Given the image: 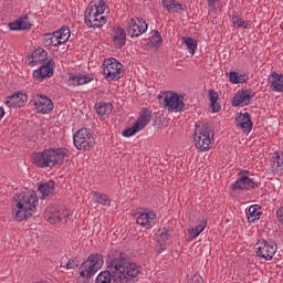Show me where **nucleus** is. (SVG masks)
<instances>
[{"mask_svg": "<svg viewBox=\"0 0 283 283\" xmlns=\"http://www.w3.org/2000/svg\"><path fill=\"white\" fill-rule=\"evenodd\" d=\"M36 207H39V196L34 190L21 192L13 198V217L18 222H23L32 218Z\"/></svg>", "mask_w": 283, "mask_h": 283, "instance_id": "nucleus-1", "label": "nucleus"}, {"mask_svg": "<svg viewBox=\"0 0 283 283\" xmlns=\"http://www.w3.org/2000/svg\"><path fill=\"white\" fill-rule=\"evenodd\" d=\"M67 158V150L64 148H50L32 155V164L41 169L46 167H56V165H63Z\"/></svg>", "mask_w": 283, "mask_h": 283, "instance_id": "nucleus-2", "label": "nucleus"}, {"mask_svg": "<svg viewBox=\"0 0 283 283\" xmlns=\"http://www.w3.org/2000/svg\"><path fill=\"white\" fill-rule=\"evenodd\" d=\"M107 10V2L104 0H96L91 2L85 9L84 21L88 28H103L107 23L105 11Z\"/></svg>", "mask_w": 283, "mask_h": 283, "instance_id": "nucleus-3", "label": "nucleus"}, {"mask_svg": "<svg viewBox=\"0 0 283 283\" xmlns=\"http://www.w3.org/2000/svg\"><path fill=\"white\" fill-rule=\"evenodd\" d=\"M193 143L200 151H209L213 147V130L209 125H197L193 135Z\"/></svg>", "mask_w": 283, "mask_h": 283, "instance_id": "nucleus-4", "label": "nucleus"}, {"mask_svg": "<svg viewBox=\"0 0 283 283\" xmlns=\"http://www.w3.org/2000/svg\"><path fill=\"white\" fill-rule=\"evenodd\" d=\"M104 263L103 255L98 253L90 254L87 260L80 266V276L90 279L96 275L103 269Z\"/></svg>", "mask_w": 283, "mask_h": 283, "instance_id": "nucleus-5", "label": "nucleus"}, {"mask_svg": "<svg viewBox=\"0 0 283 283\" xmlns=\"http://www.w3.org/2000/svg\"><path fill=\"white\" fill-rule=\"evenodd\" d=\"M74 147H76L80 151H90L94 145H96V140L92 135V132L87 128H81L77 130L73 137Z\"/></svg>", "mask_w": 283, "mask_h": 283, "instance_id": "nucleus-6", "label": "nucleus"}, {"mask_svg": "<svg viewBox=\"0 0 283 283\" xmlns=\"http://www.w3.org/2000/svg\"><path fill=\"white\" fill-rule=\"evenodd\" d=\"M149 123H151V111L143 108L135 124L132 127L123 130L122 136L125 138L135 136V134H138V132H143V129H145Z\"/></svg>", "mask_w": 283, "mask_h": 283, "instance_id": "nucleus-7", "label": "nucleus"}, {"mask_svg": "<svg viewBox=\"0 0 283 283\" xmlns=\"http://www.w3.org/2000/svg\"><path fill=\"white\" fill-rule=\"evenodd\" d=\"M164 96V107L174 114L182 112L185 109V97L178 93L168 91L163 94Z\"/></svg>", "mask_w": 283, "mask_h": 283, "instance_id": "nucleus-8", "label": "nucleus"}, {"mask_svg": "<svg viewBox=\"0 0 283 283\" xmlns=\"http://www.w3.org/2000/svg\"><path fill=\"white\" fill-rule=\"evenodd\" d=\"M71 32L67 27H62L60 30L53 33H46L43 36L45 45L56 48L57 45H63L70 41Z\"/></svg>", "mask_w": 283, "mask_h": 283, "instance_id": "nucleus-9", "label": "nucleus"}, {"mask_svg": "<svg viewBox=\"0 0 283 283\" xmlns=\"http://www.w3.org/2000/svg\"><path fill=\"white\" fill-rule=\"evenodd\" d=\"M103 72L107 81H118L123 76V64L114 59H107L103 63Z\"/></svg>", "mask_w": 283, "mask_h": 283, "instance_id": "nucleus-10", "label": "nucleus"}, {"mask_svg": "<svg viewBox=\"0 0 283 283\" xmlns=\"http://www.w3.org/2000/svg\"><path fill=\"white\" fill-rule=\"evenodd\" d=\"M136 224L142 229H154L156 227L157 216L149 209H142L134 214Z\"/></svg>", "mask_w": 283, "mask_h": 283, "instance_id": "nucleus-11", "label": "nucleus"}, {"mask_svg": "<svg viewBox=\"0 0 283 283\" xmlns=\"http://www.w3.org/2000/svg\"><path fill=\"white\" fill-rule=\"evenodd\" d=\"M256 185L251 179L249 171L244 170L238 174L237 180L231 184L230 189L232 191H244L249 189H255Z\"/></svg>", "mask_w": 283, "mask_h": 283, "instance_id": "nucleus-12", "label": "nucleus"}, {"mask_svg": "<svg viewBox=\"0 0 283 283\" xmlns=\"http://www.w3.org/2000/svg\"><path fill=\"white\" fill-rule=\"evenodd\" d=\"M254 251L258 258L263 260H273V255L277 253V245L273 242L262 241L255 244Z\"/></svg>", "mask_w": 283, "mask_h": 283, "instance_id": "nucleus-13", "label": "nucleus"}, {"mask_svg": "<svg viewBox=\"0 0 283 283\" xmlns=\"http://www.w3.org/2000/svg\"><path fill=\"white\" fill-rule=\"evenodd\" d=\"M148 24L143 18H133L128 21V36H143L147 32Z\"/></svg>", "mask_w": 283, "mask_h": 283, "instance_id": "nucleus-14", "label": "nucleus"}, {"mask_svg": "<svg viewBox=\"0 0 283 283\" xmlns=\"http://www.w3.org/2000/svg\"><path fill=\"white\" fill-rule=\"evenodd\" d=\"M33 107L38 114H50L54 109V103L50 97L38 94L34 96Z\"/></svg>", "mask_w": 283, "mask_h": 283, "instance_id": "nucleus-15", "label": "nucleus"}, {"mask_svg": "<svg viewBox=\"0 0 283 283\" xmlns=\"http://www.w3.org/2000/svg\"><path fill=\"white\" fill-rule=\"evenodd\" d=\"M44 218L50 224H57L65 218V210L59 206H49L45 209Z\"/></svg>", "mask_w": 283, "mask_h": 283, "instance_id": "nucleus-16", "label": "nucleus"}, {"mask_svg": "<svg viewBox=\"0 0 283 283\" xmlns=\"http://www.w3.org/2000/svg\"><path fill=\"white\" fill-rule=\"evenodd\" d=\"M253 96H255V93L252 90H239L232 98V106L244 107L251 103Z\"/></svg>", "mask_w": 283, "mask_h": 283, "instance_id": "nucleus-17", "label": "nucleus"}, {"mask_svg": "<svg viewBox=\"0 0 283 283\" xmlns=\"http://www.w3.org/2000/svg\"><path fill=\"white\" fill-rule=\"evenodd\" d=\"M237 127L242 129L244 134H251L253 129V123L251 122V115L249 113H239L234 119Z\"/></svg>", "mask_w": 283, "mask_h": 283, "instance_id": "nucleus-18", "label": "nucleus"}, {"mask_svg": "<svg viewBox=\"0 0 283 283\" xmlns=\"http://www.w3.org/2000/svg\"><path fill=\"white\" fill-rule=\"evenodd\" d=\"M28 103V95L23 92L14 93L7 97L4 105L6 107H23Z\"/></svg>", "mask_w": 283, "mask_h": 283, "instance_id": "nucleus-19", "label": "nucleus"}, {"mask_svg": "<svg viewBox=\"0 0 283 283\" xmlns=\"http://www.w3.org/2000/svg\"><path fill=\"white\" fill-rule=\"evenodd\" d=\"M268 85L271 92L283 93V74L271 72L268 76Z\"/></svg>", "mask_w": 283, "mask_h": 283, "instance_id": "nucleus-20", "label": "nucleus"}, {"mask_svg": "<svg viewBox=\"0 0 283 283\" xmlns=\"http://www.w3.org/2000/svg\"><path fill=\"white\" fill-rule=\"evenodd\" d=\"M54 74L52 69V62L49 61L45 65L39 67V70L33 72V78L36 81H43V78H50Z\"/></svg>", "mask_w": 283, "mask_h": 283, "instance_id": "nucleus-21", "label": "nucleus"}, {"mask_svg": "<svg viewBox=\"0 0 283 283\" xmlns=\"http://www.w3.org/2000/svg\"><path fill=\"white\" fill-rule=\"evenodd\" d=\"M112 39L115 48H123V45H125L127 42V33L125 32V29H114Z\"/></svg>", "mask_w": 283, "mask_h": 283, "instance_id": "nucleus-22", "label": "nucleus"}, {"mask_svg": "<svg viewBox=\"0 0 283 283\" xmlns=\"http://www.w3.org/2000/svg\"><path fill=\"white\" fill-rule=\"evenodd\" d=\"M56 184L52 180L39 185L41 198H52L54 196Z\"/></svg>", "mask_w": 283, "mask_h": 283, "instance_id": "nucleus-23", "label": "nucleus"}, {"mask_svg": "<svg viewBox=\"0 0 283 283\" xmlns=\"http://www.w3.org/2000/svg\"><path fill=\"white\" fill-rule=\"evenodd\" d=\"M92 200L95 205H101L102 207H112V199L106 193L93 191Z\"/></svg>", "mask_w": 283, "mask_h": 283, "instance_id": "nucleus-24", "label": "nucleus"}, {"mask_svg": "<svg viewBox=\"0 0 283 283\" xmlns=\"http://www.w3.org/2000/svg\"><path fill=\"white\" fill-rule=\"evenodd\" d=\"M205 229H207V220L202 219L198 226L189 228L187 230L189 240H196V238H198V235H200L202 231H205Z\"/></svg>", "mask_w": 283, "mask_h": 283, "instance_id": "nucleus-25", "label": "nucleus"}, {"mask_svg": "<svg viewBox=\"0 0 283 283\" xmlns=\"http://www.w3.org/2000/svg\"><path fill=\"white\" fill-rule=\"evenodd\" d=\"M72 85H87L94 81V75L92 74H76L70 78Z\"/></svg>", "mask_w": 283, "mask_h": 283, "instance_id": "nucleus-26", "label": "nucleus"}, {"mask_svg": "<svg viewBox=\"0 0 283 283\" xmlns=\"http://www.w3.org/2000/svg\"><path fill=\"white\" fill-rule=\"evenodd\" d=\"M163 6L167 10V12H177L180 14V12L185 11V8H182V4L176 0H163Z\"/></svg>", "mask_w": 283, "mask_h": 283, "instance_id": "nucleus-27", "label": "nucleus"}, {"mask_svg": "<svg viewBox=\"0 0 283 283\" xmlns=\"http://www.w3.org/2000/svg\"><path fill=\"white\" fill-rule=\"evenodd\" d=\"M9 25L11 30H30V28H32V23L28 19V15L18 19L15 22H11Z\"/></svg>", "mask_w": 283, "mask_h": 283, "instance_id": "nucleus-28", "label": "nucleus"}, {"mask_svg": "<svg viewBox=\"0 0 283 283\" xmlns=\"http://www.w3.org/2000/svg\"><path fill=\"white\" fill-rule=\"evenodd\" d=\"M226 75L229 78V82L233 85H238L240 83H247L249 81V77L245 74H240L239 72L231 71L229 73H226Z\"/></svg>", "mask_w": 283, "mask_h": 283, "instance_id": "nucleus-29", "label": "nucleus"}, {"mask_svg": "<svg viewBox=\"0 0 283 283\" xmlns=\"http://www.w3.org/2000/svg\"><path fill=\"white\" fill-rule=\"evenodd\" d=\"M262 218V207L260 205L251 206L248 210V220L249 222H255Z\"/></svg>", "mask_w": 283, "mask_h": 283, "instance_id": "nucleus-30", "label": "nucleus"}, {"mask_svg": "<svg viewBox=\"0 0 283 283\" xmlns=\"http://www.w3.org/2000/svg\"><path fill=\"white\" fill-rule=\"evenodd\" d=\"M181 42L186 45L189 54L193 56V54H196V50H198V41L191 36H182Z\"/></svg>", "mask_w": 283, "mask_h": 283, "instance_id": "nucleus-31", "label": "nucleus"}, {"mask_svg": "<svg viewBox=\"0 0 283 283\" xmlns=\"http://www.w3.org/2000/svg\"><path fill=\"white\" fill-rule=\"evenodd\" d=\"M271 168L273 171H283V153L279 151L271 159Z\"/></svg>", "mask_w": 283, "mask_h": 283, "instance_id": "nucleus-32", "label": "nucleus"}, {"mask_svg": "<svg viewBox=\"0 0 283 283\" xmlns=\"http://www.w3.org/2000/svg\"><path fill=\"white\" fill-rule=\"evenodd\" d=\"M148 45L158 50L163 45V35L158 31H154L151 36L148 39Z\"/></svg>", "mask_w": 283, "mask_h": 283, "instance_id": "nucleus-33", "label": "nucleus"}, {"mask_svg": "<svg viewBox=\"0 0 283 283\" xmlns=\"http://www.w3.org/2000/svg\"><path fill=\"white\" fill-rule=\"evenodd\" d=\"M95 109H96L98 116H101V118H103V116H109V114H112V104L111 103H98L95 105Z\"/></svg>", "mask_w": 283, "mask_h": 283, "instance_id": "nucleus-34", "label": "nucleus"}, {"mask_svg": "<svg viewBox=\"0 0 283 283\" xmlns=\"http://www.w3.org/2000/svg\"><path fill=\"white\" fill-rule=\"evenodd\" d=\"M48 61V52L43 49H36L32 54V63H43Z\"/></svg>", "mask_w": 283, "mask_h": 283, "instance_id": "nucleus-35", "label": "nucleus"}, {"mask_svg": "<svg viewBox=\"0 0 283 283\" xmlns=\"http://www.w3.org/2000/svg\"><path fill=\"white\" fill-rule=\"evenodd\" d=\"M233 28H244V30H251V22L243 20L240 17L232 18Z\"/></svg>", "mask_w": 283, "mask_h": 283, "instance_id": "nucleus-36", "label": "nucleus"}, {"mask_svg": "<svg viewBox=\"0 0 283 283\" xmlns=\"http://www.w3.org/2000/svg\"><path fill=\"white\" fill-rule=\"evenodd\" d=\"M218 92L210 90L209 91V99L211 102V109L212 112H220V106L218 105Z\"/></svg>", "mask_w": 283, "mask_h": 283, "instance_id": "nucleus-37", "label": "nucleus"}, {"mask_svg": "<svg viewBox=\"0 0 283 283\" xmlns=\"http://www.w3.org/2000/svg\"><path fill=\"white\" fill-rule=\"evenodd\" d=\"M167 240H169V234L167 233V229H165V228L159 229L157 231V242H158V244H160V247H163V244H165V242H167Z\"/></svg>", "mask_w": 283, "mask_h": 283, "instance_id": "nucleus-38", "label": "nucleus"}, {"mask_svg": "<svg viewBox=\"0 0 283 283\" xmlns=\"http://www.w3.org/2000/svg\"><path fill=\"white\" fill-rule=\"evenodd\" d=\"M60 266L70 271L72 269H76V266H78V263H76L75 260H69L67 263L62 262Z\"/></svg>", "mask_w": 283, "mask_h": 283, "instance_id": "nucleus-39", "label": "nucleus"}, {"mask_svg": "<svg viewBox=\"0 0 283 283\" xmlns=\"http://www.w3.org/2000/svg\"><path fill=\"white\" fill-rule=\"evenodd\" d=\"M188 283H205V281L202 280V276L195 274L191 276Z\"/></svg>", "mask_w": 283, "mask_h": 283, "instance_id": "nucleus-40", "label": "nucleus"}, {"mask_svg": "<svg viewBox=\"0 0 283 283\" xmlns=\"http://www.w3.org/2000/svg\"><path fill=\"white\" fill-rule=\"evenodd\" d=\"M276 217H277L279 222H282V224H283V205L277 209Z\"/></svg>", "mask_w": 283, "mask_h": 283, "instance_id": "nucleus-41", "label": "nucleus"}, {"mask_svg": "<svg viewBox=\"0 0 283 283\" xmlns=\"http://www.w3.org/2000/svg\"><path fill=\"white\" fill-rule=\"evenodd\" d=\"M218 3H220V0H208V7L210 10H216V6H218Z\"/></svg>", "mask_w": 283, "mask_h": 283, "instance_id": "nucleus-42", "label": "nucleus"}, {"mask_svg": "<svg viewBox=\"0 0 283 283\" xmlns=\"http://www.w3.org/2000/svg\"><path fill=\"white\" fill-rule=\"evenodd\" d=\"M3 116H6V108L0 107V120L3 118Z\"/></svg>", "mask_w": 283, "mask_h": 283, "instance_id": "nucleus-43", "label": "nucleus"}]
</instances>
